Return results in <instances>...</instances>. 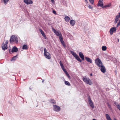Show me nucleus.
<instances>
[{"mask_svg": "<svg viewBox=\"0 0 120 120\" xmlns=\"http://www.w3.org/2000/svg\"><path fill=\"white\" fill-rule=\"evenodd\" d=\"M90 76H92L93 75H92V73H91V74H90Z\"/></svg>", "mask_w": 120, "mask_h": 120, "instance_id": "c03bdc74", "label": "nucleus"}, {"mask_svg": "<svg viewBox=\"0 0 120 120\" xmlns=\"http://www.w3.org/2000/svg\"><path fill=\"white\" fill-rule=\"evenodd\" d=\"M116 30V29L115 27H112L109 30V32L111 35L113 34V33L115 32Z\"/></svg>", "mask_w": 120, "mask_h": 120, "instance_id": "6e6552de", "label": "nucleus"}, {"mask_svg": "<svg viewBox=\"0 0 120 120\" xmlns=\"http://www.w3.org/2000/svg\"><path fill=\"white\" fill-rule=\"evenodd\" d=\"M17 56L13 57L11 59V61H14L16 60V58Z\"/></svg>", "mask_w": 120, "mask_h": 120, "instance_id": "393cba45", "label": "nucleus"}, {"mask_svg": "<svg viewBox=\"0 0 120 120\" xmlns=\"http://www.w3.org/2000/svg\"><path fill=\"white\" fill-rule=\"evenodd\" d=\"M75 59L80 62H81L82 61V60L80 59L78 56Z\"/></svg>", "mask_w": 120, "mask_h": 120, "instance_id": "cd10ccee", "label": "nucleus"}, {"mask_svg": "<svg viewBox=\"0 0 120 120\" xmlns=\"http://www.w3.org/2000/svg\"><path fill=\"white\" fill-rule=\"evenodd\" d=\"M59 64H60L62 68L64 67V66H63V64L62 63L61 61H60L59 62Z\"/></svg>", "mask_w": 120, "mask_h": 120, "instance_id": "bb28decb", "label": "nucleus"}, {"mask_svg": "<svg viewBox=\"0 0 120 120\" xmlns=\"http://www.w3.org/2000/svg\"><path fill=\"white\" fill-rule=\"evenodd\" d=\"M64 19L65 21L67 22H69L70 19L69 17L67 16H65Z\"/></svg>", "mask_w": 120, "mask_h": 120, "instance_id": "aec40b11", "label": "nucleus"}, {"mask_svg": "<svg viewBox=\"0 0 120 120\" xmlns=\"http://www.w3.org/2000/svg\"><path fill=\"white\" fill-rule=\"evenodd\" d=\"M95 62L98 66L100 67L103 65L102 63L101 60L99 58L96 59L95 60Z\"/></svg>", "mask_w": 120, "mask_h": 120, "instance_id": "39448f33", "label": "nucleus"}, {"mask_svg": "<svg viewBox=\"0 0 120 120\" xmlns=\"http://www.w3.org/2000/svg\"><path fill=\"white\" fill-rule=\"evenodd\" d=\"M62 69L63 70V71L65 72V74L66 73H67V72L66 70L64 69V67Z\"/></svg>", "mask_w": 120, "mask_h": 120, "instance_id": "c756f323", "label": "nucleus"}, {"mask_svg": "<svg viewBox=\"0 0 120 120\" xmlns=\"http://www.w3.org/2000/svg\"><path fill=\"white\" fill-rule=\"evenodd\" d=\"M85 1H86V2L87 3V0H84Z\"/></svg>", "mask_w": 120, "mask_h": 120, "instance_id": "a18cd8bd", "label": "nucleus"}, {"mask_svg": "<svg viewBox=\"0 0 120 120\" xmlns=\"http://www.w3.org/2000/svg\"><path fill=\"white\" fill-rule=\"evenodd\" d=\"M44 82V80H42V82Z\"/></svg>", "mask_w": 120, "mask_h": 120, "instance_id": "49530a36", "label": "nucleus"}, {"mask_svg": "<svg viewBox=\"0 0 120 120\" xmlns=\"http://www.w3.org/2000/svg\"><path fill=\"white\" fill-rule=\"evenodd\" d=\"M108 106L109 107V108L110 109H111V105H110L109 104H108Z\"/></svg>", "mask_w": 120, "mask_h": 120, "instance_id": "e433bc0d", "label": "nucleus"}, {"mask_svg": "<svg viewBox=\"0 0 120 120\" xmlns=\"http://www.w3.org/2000/svg\"><path fill=\"white\" fill-rule=\"evenodd\" d=\"M53 110L54 111L56 112H59L60 109V107L56 105H53Z\"/></svg>", "mask_w": 120, "mask_h": 120, "instance_id": "0eeeda50", "label": "nucleus"}, {"mask_svg": "<svg viewBox=\"0 0 120 120\" xmlns=\"http://www.w3.org/2000/svg\"><path fill=\"white\" fill-rule=\"evenodd\" d=\"M9 0H3V1H4V3L5 4H6L8 2Z\"/></svg>", "mask_w": 120, "mask_h": 120, "instance_id": "c85d7f7f", "label": "nucleus"}, {"mask_svg": "<svg viewBox=\"0 0 120 120\" xmlns=\"http://www.w3.org/2000/svg\"><path fill=\"white\" fill-rule=\"evenodd\" d=\"M105 116L107 120H112V119L110 117L109 115L108 114H106Z\"/></svg>", "mask_w": 120, "mask_h": 120, "instance_id": "6ab92c4d", "label": "nucleus"}, {"mask_svg": "<svg viewBox=\"0 0 120 120\" xmlns=\"http://www.w3.org/2000/svg\"><path fill=\"white\" fill-rule=\"evenodd\" d=\"M39 30L40 32H41V34H42V35L43 37L45 39H46V37L45 34L44 33V32L41 29H39Z\"/></svg>", "mask_w": 120, "mask_h": 120, "instance_id": "f8f14e48", "label": "nucleus"}, {"mask_svg": "<svg viewBox=\"0 0 120 120\" xmlns=\"http://www.w3.org/2000/svg\"><path fill=\"white\" fill-rule=\"evenodd\" d=\"M92 120H96L95 119H93Z\"/></svg>", "mask_w": 120, "mask_h": 120, "instance_id": "de8ad7c7", "label": "nucleus"}, {"mask_svg": "<svg viewBox=\"0 0 120 120\" xmlns=\"http://www.w3.org/2000/svg\"><path fill=\"white\" fill-rule=\"evenodd\" d=\"M65 83V85L68 86H69L70 85V84L69 82L68 81H65L64 82Z\"/></svg>", "mask_w": 120, "mask_h": 120, "instance_id": "b1692460", "label": "nucleus"}, {"mask_svg": "<svg viewBox=\"0 0 120 120\" xmlns=\"http://www.w3.org/2000/svg\"><path fill=\"white\" fill-rule=\"evenodd\" d=\"M24 1L27 4H32L33 3L32 0H24Z\"/></svg>", "mask_w": 120, "mask_h": 120, "instance_id": "1a4fd4ad", "label": "nucleus"}, {"mask_svg": "<svg viewBox=\"0 0 120 120\" xmlns=\"http://www.w3.org/2000/svg\"><path fill=\"white\" fill-rule=\"evenodd\" d=\"M85 59L86 60L87 62H89L91 63H92V60L90 58L87 57H85Z\"/></svg>", "mask_w": 120, "mask_h": 120, "instance_id": "dca6fc26", "label": "nucleus"}, {"mask_svg": "<svg viewBox=\"0 0 120 120\" xmlns=\"http://www.w3.org/2000/svg\"><path fill=\"white\" fill-rule=\"evenodd\" d=\"M62 69L63 70V71L65 72V74L66 73H67V72L66 70L64 69V67Z\"/></svg>", "mask_w": 120, "mask_h": 120, "instance_id": "7c9ffc66", "label": "nucleus"}, {"mask_svg": "<svg viewBox=\"0 0 120 120\" xmlns=\"http://www.w3.org/2000/svg\"><path fill=\"white\" fill-rule=\"evenodd\" d=\"M71 52L75 58H76L78 56L75 52L73 51H71Z\"/></svg>", "mask_w": 120, "mask_h": 120, "instance_id": "f3484780", "label": "nucleus"}, {"mask_svg": "<svg viewBox=\"0 0 120 120\" xmlns=\"http://www.w3.org/2000/svg\"><path fill=\"white\" fill-rule=\"evenodd\" d=\"M115 105H116V106H117V107H118V105H120L119 104H118V103L116 102H115L114 103Z\"/></svg>", "mask_w": 120, "mask_h": 120, "instance_id": "473e14b6", "label": "nucleus"}, {"mask_svg": "<svg viewBox=\"0 0 120 120\" xmlns=\"http://www.w3.org/2000/svg\"><path fill=\"white\" fill-rule=\"evenodd\" d=\"M50 102L52 103L53 104H55L56 103V102L53 99H51L49 101Z\"/></svg>", "mask_w": 120, "mask_h": 120, "instance_id": "4be33fe9", "label": "nucleus"}, {"mask_svg": "<svg viewBox=\"0 0 120 120\" xmlns=\"http://www.w3.org/2000/svg\"><path fill=\"white\" fill-rule=\"evenodd\" d=\"M18 51V48L16 47H13L12 49V52H16Z\"/></svg>", "mask_w": 120, "mask_h": 120, "instance_id": "2eb2a0df", "label": "nucleus"}, {"mask_svg": "<svg viewBox=\"0 0 120 120\" xmlns=\"http://www.w3.org/2000/svg\"><path fill=\"white\" fill-rule=\"evenodd\" d=\"M79 54L80 57L82 60H83L84 59V56L82 53L81 52H79Z\"/></svg>", "mask_w": 120, "mask_h": 120, "instance_id": "4468645a", "label": "nucleus"}, {"mask_svg": "<svg viewBox=\"0 0 120 120\" xmlns=\"http://www.w3.org/2000/svg\"><path fill=\"white\" fill-rule=\"evenodd\" d=\"M51 2L52 3H53L54 2V0H51Z\"/></svg>", "mask_w": 120, "mask_h": 120, "instance_id": "a19ab883", "label": "nucleus"}, {"mask_svg": "<svg viewBox=\"0 0 120 120\" xmlns=\"http://www.w3.org/2000/svg\"><path fill=\"white\" fill-rule=\"evenodd\" d=\"M88 102L92 108L93 109L94 108V105L91 99L90 98V97L89 96H88Z\"/></svg>", "mask_w": 120, "mask_h": 120, "instance_id": "423d86ee", "label": "nucleus"}, {"mask_svg": "<svg viewBox=\"0 0 120 120\" xmlns=\"http://www.w3.org/2000/svg\"><path fill=\"white\" fill-rule=\"evenodd\" d=\"M2 48L3 50H5L8 48L7 45L5 44V43H3L2 45Z\"/></svg>", "mask_w": 120, "mask_h": 120, "instance_id": "9b49d317", "label": "nucleus"}, {"mask_svg": "<svg viewBox=\"0 0 120 120\" xmlns=\"http://www.w3.org/2000/svg\"><path fill=\"white\" fill-rule=\"evenodd\" d=\"M107 48L105 46H103L102 47V49L103 51H105L106 50Z\"/></svg>", "mask_w": 120, "mask_h": 120, "instance_id": "a878e982", "label": "nucleus"}, {"mask_svg": "<svg viewBox=\"0 0 120 120\" xmlns=\"http://www.w3.org/2000/svg\"><path fill=\"white\" fill-rule=\"evenodd\" d=\"M117 22L115 21L114 22V23L115 24H116Z\"/></svg>", "mask_w": 120, "mask_h": 120, "instance_id": "79ce46f5", "label": "nucleus"}, {"mask_svg": "<svg viewBox=\"0 0 120 120\" xmlns=\"http://www.w3.org/2000/svg\"><path fill=\"white\" fill-rule=\"evenodd\" d=\"M82 79L83 81L87 84L91 85L93 84L90 79L87 76H83Z\"/></svg>", "mask_w": 120, "mask_h": 120, "instance_id": "f03ea898", "label": "nucleus"}, {"mask_svg": "<svg viewBox=\"0 0 120 120\" xmlns=\"http://www.w3.org/2000/svg\"><path fill=\"white\" fill-rule=\"evenodd\" d=\"M103 3L102 2V0H99V1L98 4V6L102 7L103 6Z\"/></svg>", "mask_w": 120, "mask_h": 120, "instance_id": "ddd939ff", "label": "nucleus"}, {"mask_svg": "<svg viewBox=\"0 0 120 120\" xmlns=\"http://www.w3.org/2000/svg\"><path fill=\"white\" fill-rule=\"evenodd\" d=\"M88 8L90 9H92L93 7L92 6L90 5H89L88 6Z\"/></svg>", "mask_w": 120, "mask_h": 120, "instance_id": "72a5a7b5", "label": "nucleus"}, {"mask_svg": "<svg viewBox=\"0 0 120 120\" xmlns=\"http://www.w3.org/2000/svg\"><path fill=\"white\" fill-rule=\"evenodd\" d=\"M117 108L120 111V105H118Z\"/></svg>", "mask_w": 120, "mask_h": 120, "instance_id": "58836bf2", "label": "nucleus"}, {"mask_svg": "<svg viewBox=\"0 0 120 120\" xmlns=\"http://www.w3.org/2000/svg\"><path fill=\"white\" fill-rule=\"evenodd\" d=\"M89 0L92 4H93L94 0Z\"/></svg>", "mask_w": 120, "mask_h": 120, "instance_id": "2f4dec72", "label": "nucleus"}, {"mask_svg": "<svg viewBox=\"0 0 120 120\" xmlns=\"http://www.w3.org/2000/svg\"><path fill=\"white\" fill-rule=\"evenodd\" d=\"M111 6V4H108L107 5H105L104 6H103V7L102 8H106L108 7H110Z\"/></svg>", "mask_w": 120, "mask_h": 120, "instance_id": "5701e85b", "label": "nucleus"}, {"mask_svg": "<svg viewBox=\"0 0 120 120\" xmlns=\"http://www.w3.org/2000/svg\"><path fill=\"white\" fill-rule=\"evenodd\" d=\"M23 49L26 50L28 49L27 46V45H24L22 46Z\"/></svg>", "mask_w": 120, "mask_h": 120, "instance_id": "412c9836", "label": "nucleus"}, {"mask_svg": "<svg viewBox=\"0 0 120 120\" xmlns=\"http://www.w3.org/2000/svg\"><path fill=\"white\" fill-rule=\"evenodd\" d=\"M44 56L47 59H50L51 58L50 54L48 52L45 48L44 49Z\"/></svg>", "mask_w": 120, "mask_h": 120, "instance_id": "7ed1b4c3", "label": "nucleus"}, {"mask_svg": "<svg viewBox=\"0 0 120 120\" xmlns=\"http://www.w3.org/2000/svg\"><path fill=\"white\" fill-rule=\"evenodd\" d=\"M52 30L54 33L57 36L59 37L60 40L61 44L65 48L66 45L64 43V41L63 40V38L60 32V31H57L55 29L53 28L52 29Z\"/></svg>", "mask_w": 120, "mask_h": 120, "instance_id": "f257e3e1", "label": "nucleus"}, {"mask_svg": "<svg viewBox=\"0 0 120 120\" xmlns=\"http://www.w3.org/2000/svg\"><path fill=\"white\" fill-rule=\"evenodd\" d=\"M18 39L16 36L12 35L10 38V42L11 43L14 42H15L16 43L18 42Z\"/></svg>", "mask_w": 120, "mask_h": 120, "instance_id": "20e7f679", "label": "nucleus"}, {"mask_svg": "<svg viewBox=\"0 0 120 120\" xmlns=\"http://www.w3.org/2000/svg\"><path fill=\"white\" fill-rule=\"evenodd\" d=\"M113 120H117L115 118H113Z\"/></svg>", "mask_w": 120, "mask_h": 120, "instance_id": "37998d69", "label": "nucleus"}, {"mask_svg": "<svg viewBox=\"0 0 120 120\" xmlns=\"http://www.w3.org/2000/svg\"><path fill=\"white\" fill-rule=\"evenodd\" d=\"M119 20V19L116 18L115 21L118 22Z\"/></svg>", "mask_w": 120, "mask_h": 120, "instance_id": "ea45409f", "label": "nucleus"}, {"mask_svg": "<svg viewBox=\"0 0 120 120\" xmlns=\"http://www.w3.org/2000/svg\"><path fill=\"white\" fill-rule=\"evenodd\" d=\"M70 23L71 25L73 26L75 24V20H72L70 21Z\"/></svg>", "mask_w": 120, "mask_h": 120, "instance_id": "a211bd4d", "label": "nucleus"}, {"mask_svg": "<svg viewBox=\"0 0 120 120\" xmlns=\"http://www.w3.org/2000/svg\"><path fill=\"white\" fill-rule=\"evenodd\" d=\"M100 70L103 73H105L106 72V69L105 67L104 66L102 65L100 67Z\"/></svg>", "mask_w": 120, "mask_h": 120, "instance_id": "9d476101", "label": "nucleus"}, {"mask_svg": "<svg viewBox=\"0 0 120 120\" xmlns=\"http://www.w3.org/2000/svg\"><path fill=\"white\" fill-rule=\"evenodd\" d=\"M53 12L54 14L55 15H56L57 14L55 10H53Z\"/></svg>", "mask_w": 120, "mask_h": 120, "instance_id": "c9c22d12", "label": "nucleus"}, {"mask_svg": "<svg viewBox=\"0 0 120 120\" xmlns=\"http://www.w3.org/2000/svg\"><path fill=\"white\" fill-rule=\"evenodd\" d=\"M65 74L68 77V78H69V77H70L69 75L68 72H67V73H66Z\"/></svg>", "mask_w": 120, "mask_h": 120, "instance_id": "f704fd0d", "label": "nucleus"}, {"mask_svg": "<svg viewBox=\"0 0 120 120\" xmlns=\"http://www.w3.org/2000/svg\"><path fill=\"white\" fill-rule=\"evenodd\" d=\"M29 89H30V90H31V88H29Z\"/></svg>", "mask_w": 120, "mask_h": 120, "instance_id": "09e8293b", "label": "nucleus"}, {"mask_svg": "<svg viewBox=\"0 0 120 120\" xmlns=\"http://www.w3.org/2000/svg\"><path fill=\"white\" fill-rule=\"evenodd\" d=\"M8 40L6 41L5 42V44L7 45V44L8 43Z\"/></svg>", "mask_w": 120, "mask_h": 120, "instance_id": "4c0bfd02", "label": "nucleus"}]
</instances>
